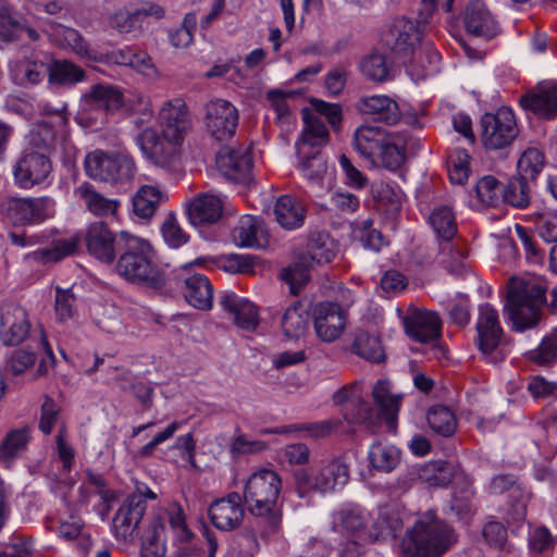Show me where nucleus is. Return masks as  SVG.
Segmentation results:
<instances>
[{"label":"nucleus","instance_id":"1","mask_svg":"<svg viewBox=\"0 0 557 557\" xmlns=\"http://www.w3.org/2000/svg\"><path fill=\"white\" fill-rule=\"evenodd\" d=\"M168 527L172 533L174 557H188L195 553V534L188 527L186 513L181 504L173 502L151 517L141 535L143 557H165Z\"/></svg>","mask_w":557,"mask_h":557},{"label":"nucleus","instance_id":"2","mask_svg":"<svg viewBox=\"0 0 557 557\" xmlns=\"http://www.w3.org/2000/svg\"><path fill=\"white\" fill-rule=\"evenodd\" d=\"M281 475L268 468L251 473L244 485L243 500L248 511L265 520L263 536L275 534L281 527L282 517L278 498L282 492Z\"/></svg>","mask_w":557,"mask_h":557},{"label":"nucleus","instance_id":"3","mask_svg":"<svg viewBox=\"0 0 557 557\" xmlns=\"http://www.w3.org/2000/svg\"><path fill=\"white\" fill-rule=\"evenodd\" d=\"M115 270L126 281L152 290H162L166 286V275L156 262L152 245L133 234L120 251Z\"/></svg>","mask_w":557,"mask_h":557},{"label":"nucleus","instance_id":"4","mask_svg":"<svg viewBox=\"0 0 557 557\" xmlns=\"http://www.w3.org/2000/svg\"><path fill=\"white\" fill-rule=\"evenodd\" d=\"M546 286L535 276L511 277L507 286L505 312L517 332L535 327L543 317Z\"/></svg>","mask_w":557,"mask_h":557},{"label":"nucleus","instance_id":"5","mask_svg":"<svg viewBox=\"0 0 557 557\" xmlns=\"http://www.w3.org/2000/svg\"><path fill=\"white\" fill-rule=\"evenodd\" d=\"M354 147L371 164L389 171L399 169L406 159V136L379 126L360 125L354 134Z\"/></svg>","mask_w":557,"mask_h":557},{"label":"nucleus","instance_id":"6","mask_svg":"<svg viewBox=\"0 0 557 557\" xmlns=\"http://www.w3.org/2000/svg\"><path fill=\"white\" fill-rule=\"evenodd\" d=\"M456 542L454 529L428 510L406 532L401 549L406 557H442Z\"/></svg>","mask_w":557,"mask_h":557},{"label":"nucleus","instance_id":"7","mask_svg":"<svg viewBox=\"0 0 557 557\" xmlns=\"http://www.w3.org/2000/svg\"><path fill=\"white\" fill-rule=\"evenodd\" d=\"M348 480L349 466L343 457L322 460L295 473L296 490L300 497L310 492L335 493L342 490Z\"/></svg>","mask_w":557,"mask_h":557},{"label":"nucleus","instance_id":"8","mask_svg":"<svg viewBox=\"0 0 557 557\" xmlns=\"http://www.w3.org/2000/svg\"><path fill=\"white\" fill-rule=\"evenodd\" d=\"M84 165L90 178L115 184L128 183L136 172L135 162L129 156L102 150L88 153Z\"/></svg>","mask_w":557,"mask_h":557},{"label":"nucleus","instance_id":"9","mask_svg":"<svg viewBox=\"0 0 557 557\" xmlns=\"http://www.w3.org/2000/svg\"><path fill=\"white\" fill-rule=\"evenodd\" d=\"M0 214L13 225H37L54 216L55 202L48 196L12 197L2 201Z\"/></svg>","mask_w":557,"mask_h":557},{"label":"nucleus","instance_id":"10","mask_svg":"<svg viewBox=\"0 0 557 557\" xmlns=\"http://www.w3.org/2000/svg\"><path fill=\"white\" fill-rule=\"evenodd\" d=\"M475 345L486 362L498 363L505 359L503 329L497 310L488 302L478 308Z\"/></svg>","mask_w":557,"mask_h":557},{"label":"nucleus","instance_id":"11","mask_svg":"<svg viewBox=\"0 0 557 557\" xmlns=\"http://www.w3.org/2000/svg\"><path fill=\"white\" fill-rule=\"evenodd\" d=\"M519 134L515 113L508 107L487 112L480 120V139L484 148L500 150L509 147Z\"/></svg>","mask_w":557,"mask_h":557},{"label":"nucleus","instance_id":"12","mask_svg":"<svg viewBox=\"0 0 557 557\" xmlns=\"http://www.w3.org/2000/svg\"><path fill=\"white\" fill-rule=\"evenodd\" d=\"M131 235L125 231L115 233L104 222H92L85 231L84 243L90 256L111 264Z\"/></svg>","mask_w":557,"mask_h":557},{"label":"nucleus","instance_id":"13","mask_svg":"<svg viewBox=\"0 0 557 557\" xmlns=\"http://www.w3.org/2000/svg\"><path fill=\"white\" fill-rule=\"evenodd\" d=\"M238 120V110L227 100L214 99L205 106V127L215 140L232 138L236 133Z\"/></svg>","mask_w":557,"mask_h":557},{"label":"nucleus","instance_id":"14","mask_svg":"<svg viewBox=\"0 0 557 557\" xmlns=\"http://www.w3.org/2000/svg\"><path fill=\"white\" fill-rule=\"evenodd\" d=\"M158 121L162 136L174 143L183 141L191 128L189 110L182 98L165 101L159 110Z\"/></svg>","mask_w":557,"mask_h":557},{"label":"nucleus","instance_id":"15","mask_svg":"<svg viewBox=\"0 0 557 557\" xmlns=\"http://www.w3.org/2000/svg\"><path fill=\"white\" fill-rule=\"evenodd\" d=\"M312 317L318 337L326 343L337 339L346 327V312L336 302L321 301L317 304Z\"/></svg>","mask_w":557,"mask_h":557},{"label":"nucleus","instance_id":"16","mask_svg":"<svg viewBox=\"0 0 557 557\" xmlns=\"http://www.w3.org/2000/svg\"><path fill=\"white\" fill-rule=\"evenodd\" d=\"M30 331L27 311L17 304H4L0 308V341L7 346L23 343Z\"/></svg>","mask_w":557,"mask_h":557},{"label":"nucleus","instance_id":"17","mask_svg":"<svg viewBox=\"0 0 557 557\" xmlns=\"http://www.w3.org/2000/svg\"><path fill=\"white\" fill-rule=\"evenodd\" d=\"M52 170L50 158L44 152L24 149L14 166V180L22 188H30L42 183Z\"/></svg>","mask_w":557,"mask_h":557},{"label":"nucleus","instance_id":"18","mask_svg":"<svg viewBox=\"0 0 557 557\" xmlns=\"http://www.w3.org/2000/svg\"><path fill=\"white\" fill-rule=\"evenodd\" d=\"M520 106L524 111L544 120L557 117V83L545 81L539 83L530 91L520 97Z\"/></svg>","mask_w":557,"mask_h":557},{"label":"nucleus","instance_id":"19","mask_svg":"<svg viewBox=\"0 0 557 557\" xmlns=\"http://www.w3.org/2000/svg\"><path fill=\"white\" fill-rule=\"evenodd\" d=\"M242 496L232 492L225 497L215 499L208 508L211 523L221 531L237 529L245 517V506Z\"/></svg>","mask_w":557,"mask_h":557},{"label":"nucleus","instance_id":"20","mask_svg":"<svg viewBox=\"0 0 557 557\" xmlns=\"http://www.w3.org/2000/svg\"><path fill=\"white\" fill-rule=\"evenodd\" d=\"M406 334L420 343H430L441 336L442 322L438 314L418 308H408L403 317Z\"/></svg>","mask_w":557,"mask_h":557},{"label":"nucleus","instance_id":"21","mask_svg":"<svg viewBox=\"0 0 557 557\" xmlns=\"http://www.w3.org/2000/svg\"><path fill=\"white\" fill-rule=\"evenodd\" d=\"M146 510L145 496L140 493L131 494L123 502L113 518L115 536L124 541L132 539L137 532Z\"/></svg>","mask_w":557,"mask_h":557},{"label":"nucleus","instance_id":"22","mask_svg":"<svg viewBox=\"0 0 557 557\" xmlns=\"http://www.w3.org/2000/svg\"><path fill=\"white\" fill-rule=\"evenodd\" d=\"M463 23L468 34L483 40H492L502 32L495 16L486 4L481 1H473L468 4Z\"/></svg>","mask_w":557,"mask_h":557},{"label":"nucleus","instance_id":"23","mask_svg":"<svg viewBox=\"0 0 557 557\" xmlns=\"http://www.w3.org/2000/svg\"><path fill=\"white\" fill-rule=\"evenodd\" d=\"M216 166L225 177L244 182L252 169L251 151L247 147H223L216 154Z\"/></svg>","mask_w":557,"mask_h":557},{"label":"nucleus","instance_id":"24","mask_svg":"<svg viewBox=\"0 0 557 557\" xmlns=\"http://www.w3.org/2000/svg\"><path fill=\"white\" fill-rule=\"evenodd\" d=\"M370 520L371 517L364 508L347 505L334 515L333 528L347 536H355L359 542L367 543L370 542L367 537L371 528Z\"/></svg>","mask_w":557,"mask_h":557},{"label":"nucleus","instance_id":"25","mask_svg":"<svg viewBox=\"0 0 557 557\" xmlns=\"http://www.w3.org/2000/svg\"><path fill=\"white\" fill-rule=\"evenodd\" d=\"M138 143L141 151L156 164L161 168H169L178 159L180 147L183 141H171L162 136L156 135L152 131H144Z\"/></svg>","mask_w":557,"mask_h":557},{"label":"nucleus","instance_id":"26","mask_svg":"<svg viewBox=\"0 0 557 557\" xmlns=\"http://www.w3.org/2000/svg\"><path fill=\"white\" fill-rule=\"evenodd\" d=\"M122 91L109 84H95L81 97V108L88 113H110L123 106Z\"/></svg>","mask_w":557,"mask_h":557},{"label":"nucleus","instance_id":"27","mask_svg":"<svg viewBox=\"0 0 557 557\" xmlns=\"http://www.w3.org/2000/svg\"><path fill=\"white\" fill-rule=\"evenodd\" d=\"M419 40L417 25L406 17H396L383 37L385 46L404 58L413 52Z\"/></svg>","mask_w":557,"mask_h":557},{"label":"nucleus","instance_id":"28","mask_svg":"<svg viewBox=\"0 0 557 557\" xmlns=\"http://www.w3.org/2000/svg\"><path fill=\"white\" fill-rule=\"evenodd\" d=\"M356 107L361 114L388 125L396 124L401 117L398 103L386 95L362 97Z\"/></svg>","mask_w":557,"mask_h":557},{"label":"nucleus","instance_id":"29","mask_svg":"<svg viewBox=\"0 0 557 557\" xmlns=\"http://www.w3.org/2000/svg\"><path fill=\"white\" fill-rule=\"evenodd\" d=\"M223 199L213 194L198 195L186 205L187 215L193 225L214 224L223 213Z\"/></svg>","mask_w":557,"mask_h":557},{"label":"nucleus","instance_id":"30","mask_svg":"<svg viewBox=\"0 0 557 557\" xmlns=\"http://www.w3.org/2000/svg\"><path fill=\"white\" fill-rule=\"evenodd\" d=\"M220 305L228 312L235 324L244 330L252 331L259 324L256 306L246 298H240L234 292H224L220 296Z\"/></svg>","mask_w":557,"mask_h":557},{"label":"nucleus","instance_id":"31","mask_svg":"<svg viewBox=\"0 0 557 557\" xmlns=\"http://www.w3.org/2000/svg\"><path fill=\"white\" fill-rule=\"evenodd\" d=\"M330 138L325 124L317 116L305 114L304 127L295 144L297 156H307L309 151L320 150Z\"/></svg>","mask_w":557,"mask_h":557},{"label":"nucleus","instance_id":"32","mask_svg":"<svg viewBox=\"0 0 557 557\" xmlns=\"http://www.w3.org/2000/svg\"><path fill=\"white\" fill-rule=\"evenodd\" d=\"M401 512L396 506L385 505L379 508L367 537L370 542L396 537L403 530Z\"/></svg>","mask_w":557,"mask_h":557},{"label":"nucleus","instance_id":"33","mask_svg":"<svg viewBox=\"0 0 557 557\" xmlns=\"http://www.w3.org/2000/svg\"><path fill=\"white\" fill-rule=\"evenodd\" d=\"M232 238L236 246L245 248H261L267 243L262 221L252 215H244L232 231Z\"/></svg>","mask_w":557,"mask_h":557},{"label":"nucleus","instance_id":"34","mask_svg":"<svg viewBox=\"0 0 557 557\" xmlns=\"http://www.w3.org/2000/svg\"><path fill=\"white\" fill-rule=\"evenodd\" d=\"M86 81L84 69L65 59H57L47 65V83L54 87H74Z\"/></svg>","mask_w":557,"mask_h":557},{"label":"nucleus","instance_id":"35","mask_svg":"<svg viewBox=\"0 0 557 557\" xmlns=\"http://www.w3.org/2000/svg\"><path fill=\"white\" fill-rule=\"evenodd\" d=\"M74 195L84 202L87 210L96 216L115 215L121 205L119 199L107 198L85 182L75 188Z\"/></svg>","mask_w":557,"mask_h":557},{"label":"nucleus","instance_id":"36","mask_svg":"<svg viewBox=\"0 0 557 557\" xmlns=\"http://www.w3.org/2000/svg\"><path fill=\"white\" fill-rule=\"evenodd\" d=\"M273 213L278 225L287 231L302 226L306 218L304 203L290 195L277 198Z\"/></svg>","mask_w":557,"mask_h":557},{"label":"nucleus","instance_id":"37","mask_svg":"<svg viewBox=\"0 0 557 557\" xmlns=\"http://www.w3.org/2000/svg\"><path fill=\"white\" fill-rule=\"evenodd\" d=\"M166 200L164 193L157 186L144 185L133 197V212L144 221H149L157 212L162 201Z\"/></svg>","mask_w":557,"mask_h":557},{"label":"nucleus","instance_id":"38","mask_svg":"<svg viewBox=\"0 0 557 557\" xmlns=\"http://www.w3.org/2000/svg\"><path fill=\"white\" fill-rule=\"evenodd\" d=\"M185 298L189 305L200 310H209L213 302V287L209 278L195 274L185 280Z\"/></svg>","mask_w":557,"mask_h":557},{"label":"nucleus","instance_id":"39","mask_svg":"<svg viewBox=\"0 0 557 557\" xmlns=\"http://www.w3.org/2000/svg\"><path fill=\"white\" fill-rule=\"evenodd\" d=\"M468 250L461 239L440 242L437 262L450 273L459 274L466 268Z\"/></svg>","mask_w":557,"mask_h":557},{"label":"nucleus","instance_id":"40","mask_svg":"<svg viewBox=\"0 0 557 557\" xmlns=\"http://www.w3.org/2000/svg\"><path fill=\"white\" fill-rule=\"evenodd\" d=\"M372 396L375 404L380 407V411L384 417L387 428L391 431L396 430V418L400 406V397L391 394L389 382L379 381L373 389Z\"/></svg>","mask_w":557,"mask_h":557},{"label":"nucleus","instance_id":"41","mask_svg":"<svg viewBox=\"0 0 557 557\" xmlns=\"http://www.w3.org/2000/svg\"><path fill=\"white\" fill-rule=\"evenodd\" d=\"M309 325V313L299 301H295L284 312L281 327L285 337L298 339L305 335Z\"/></svg>","mask_w":557,"mask_h":557},{"label":"nucleus","instance_id":"42","mask_svg":"<svg viewBox=\"0 0 557 557\" xmlns=\"http://www.w3.org/2000/svg\"><path fill=\"white\" fill-rule=\"evenodd\" d=\"M10 74L16 85L22 87L34 86L47 76V65L41 61L23 59L11 65Z\"/></svg>","mask_w":557,"mask_h":557},{"label":"nucleus","instance_id":"43","mask_svg":"<svg viewBox=\"0 0 557 557\" xmlns=\"http://www.w3.org/2000/svg\"><path fill=\"white\" fill-rule=\"evenodd\" d=\"M79 239L76 236L61 238L54 240L49 248L38 249L26 255V259L33 260L37 263L57 262L72 253L77 249Z\"/></svg>","mask_w":557,"mask_h":557},{"label":"nucleus","instance_id":"44","mask_svg":"<svg viewBox=\"0 0 557 557\" xmlns=\"http://www.w3.org/2000/svg\"><path fill=\"white\" fill-rule=\"evenodd\" d=\"M343 418L348 424L363 425L373 434L377 425V417L370 405L361 396L352 399V403L342 409Z\"/></svg>","mask_w":557,"mask_h":557},{"label":"nucleus","instance_id":"45","mask_svg":"<svg viewBox=\"0 0 557 557\" xmlns=\"http://www.w3.org/2000/svg\"><path fill=\"white\" fill-rule=\"evenodd\" d=\"M29 438L28 426L8 432L0 444V460L9 467L26 449Z\"/></svg>","mask_w":557,"mask_h":557},{"label":"nucleus","instance_id":"46","mask_svg":"<svg viewBox=\"0 0 557 557\" xmlns=\"http://www.w3.org/2000/svg\"><path fill=\"white\" fill-rule=\"evenodd\" d=\"M371 466L383 472H391L400 463V450L392 444L375 442L369 450Z\"/></svg>","mask_w":557,"mask_h":557},{"label":"nucleus","instance_id":"47","mask_svg":"<svg viewBox=\"0 0 557 557\" xmlns=\"http://www.w3.org/2000/svg\"><path fill=\"white\" fill-rule=\"evenodd\" d=\"M474 492L471 483L466 479L454 488L449 509L459 520H468L475 512V506L473 503Z\"/></svg>","mask_w":557,"mask_h":557},{"label":"nucleus","instance_id":"48","mask_svg":"<svg viewBox=\"0 0 557 557\" xmlns=\"http://www.w3.org/2000/svg\"><path fill=\"white\" fill-rule=\"evenodd\" d=\"M352 351L359 357L374 363L384 361L385 351L381 338L367 332H359L352 343Z\"/></svg>","mask_w":557,"mask_h":557},{"label":"nucleus","instance_id":"49","mask_svg":"<svg viewBox=\"0 0 557 557\" xmlns=\"http://www.w3.org/2000/svg\"><path fill=\"white\" fill-rule=\"evenodd\" d=\"M426 421L432 431L441 436L453 435L457 428L455 413L446 406H432L426 412Z\"/></svg>","mask_w":557,"mask_h":557},{"label":"nucleus","instance_id":"50","mask_svg":"<svg viewBox=\"0 0 557 557\" xmlns=\"http://www.w3.org/2000/svg\"><path fill=\"white\" fill-rule=\"evenodd\" d=\"M55 131L49 123L41 122L30 129L28 134V144L25 149L34 152L41 151L49 157L55 148Z\"/></svg>","mask_w":557,"mask_h":557},{"label":"nucleus","instance_id":"51","mask_svg":"<svg viewBox=\"0 0 557 557\" xmlns=\"http://www.w3.org/2000/svg\"><path fill=\"white\" fill-rule=\"evenodd\" d=\"M51 37L55 44L70 49L75 54L91 58L87 41L76 29L59 25L53 28Z\"/></svg>","mask_w":557,"mask_h":557},{"label":"nucleus","instance_id":"52","mask_svg":"<svg viewBox=\"0 0 557 557\" xmlns=\"http://www.w3.org/2000/svg\"><path fill=\"white\" fill-rule=\"evenodd\" d=\"M502 199L516 208L524 209L531 200V190L527 178L518 175L503 185Z\"/></svg>","mask_w":557,"mask_h":557},{"label":"nucleus","instance_id":"53","mask_svg":"<svg viewBox=\"0 0 557 557\" xmlns=\"http://www.w3.org/2000/svg\"><path fill=\"white\" fill-rule=\"evenodd\" d=\"M546 164L544 152L537 147L525 148L517 162L519 175L535 180Z\"/></svg>","mask_w":557,"mask_h":557},{"label":"nucleus","instance_id":"54","mask_svg":"<svg viewBox=\"0 0 557 557\" xmlns=\"http://www.w3.org/2000/svg\"><path fill=\"white\" fill-rule=\"evenodd\" d=\"M430 223L441 242L454 239L457 233V223L451 208L442 206L434 209L430 215Z\"/></svg>","mask_w":557,"mask_h":557},{"label":"nucleus","instance_id":"55","mask_svg":"<svg viewBox=\"0 0 557 557\" xmlns=\"http://www.w3.org/2000/svg\"><path fill=\"white\" fill-rule=\"evenodd\" d=\"M528 360L537 366L548 367L557 361V332L543 337L539 346L525 354Z\"/></svg>","mask_w":557,"mask_h":557},{"label":"nucleus","instance_id":"56","mask_svg":"<svg viewBox=\"0 0 557 557\" xmlns=\"http://www.w3.org/2000/svg\"><path fill=\"white\" fill-rule=\"evenodd\" d=\"M258 550L259 542L256 532L245 529L233 537L225 557H253Z\"/></svg>","mask_w":557,"mask_h":557},{"label":"nucleus","instance_id":"57","mask_svg":"<svg viewBox=\"0 0 557 557\" xmlns=\"http://www.w3.org/2000/svg\"><path fill=\"white\" fill-rule=\"evenodd\" d=\"M360 69L366 77L374 82H384L391 77V66L383 53H371L362 60Z\"/></svg>","mask_w":557,"mask_h":557},{"label":"nucleus","instance_id":"58","mask_svg":"<svg viewBox=\"0 0 557 557\" xmlns=\"http://www.w3.org/2000/svg\"><path fill=\"white\" fill-rule=\"evenodd\" d=\"M455 476L448 465L429 463L418 470V478L432 486H446Z\"/></svg>","mask_w":557,"mask_h":557},{"label":"nucleus","instance_id":"59","mask_svg":"<svg viewBox=\"0 0 557 557\" xmlns=\"http://www.w3.org/2000/svg\"><path fill=\"white\" fill-rule=\"evenodd\" d=\"M161 234L165 244L173 249H177L189 240V235L181 227L174 212H170L162 225Z\"/></svg>","mask_w":557,"mask_h":557},{"label":"nucleus","instance_id":"60","mask_svg":"<svg viewBox=\"0 0 557 557\" xmlns=\"http://www.w3.org/2000/svg\"><path fill=\"white\" fill-rule=\"evenodd\" d=\"M470 156L466 149L456 148L449 154L448 175L454 184H463L469 176Z\"/></svg>","mask_w":557,"mask_h":557},{"label":"nucleus","instance_id":"61","mask_svg":"<svg viewBox=\"0 0 557 557\" xmlns=\"http://www.w3.org/2000/svg\"><path fill=\"white\" fill-rule=\"evenodd\" d=\"M298 159L304 176L311 182L321 180L326 172V161L320 150L309 151L307 156H298Z\"/></svg>","mask_w":557,"mask_h":557},{"label":"nucleus","instance_id":"62","mask_svg":"<svg viewBox=\"0 0 557 557\" xmlns=\"http://www.w3.org/2000/svg\"><path fill=\"white\" fill-rule=\"evenodd\" d=\"M474 188L479 200L486 206H497L502 199L503 185L491 175L483 176Z\"/></svg>","mask_w":557,"mask_h":557},{"label":"nucleus","instance_id":"63","mask_svg":"<svg viewBox=\"0 0 557 557\" xmlns=\"http://www.w3.org/2000/svg\"><path fill=\"white\" fill-rule=\"evenodd\" d=\"M555 540L550 531L543 525L530 527L528 532V547L533 553H546L554 548Z\"/></svg>","mask_w":557,"mask_h":557},{"label":"nucleus","instance_id":"64","mask_svg":"<svg viewBox=\"0 0 557 557\" xmlns=\"http://www.w3.org/2000/svg\"><path fill=\"white\" fill-rule=\"evenodd\" d=\"M281 277L289 285L290 293L298 295L308 283L310 275L306 265L295 262L282 270Z\"/></svg>","mask_w":557,"mask_h":557}]
</instances>
